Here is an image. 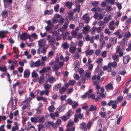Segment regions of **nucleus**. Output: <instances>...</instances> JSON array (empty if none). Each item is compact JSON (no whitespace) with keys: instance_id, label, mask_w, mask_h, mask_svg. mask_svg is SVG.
<instances>
[{"instance_id":"1","label":"nucleus","mask_w":131,"mask_h":131,"mask_svg":"<svg viewBox=\"0 0 131 131\" xmlns=\"http://www.w3.org/2000/svg\"><path fill=\"white\" fill-rule=\"evenodd\" d=\"M108 67L110 70H112V67L114 68H116L117 66V64L116 61L111 62L108 64Z\"/></svg>"},{"instance_id":"2","label":"nucleus","mask_w":131,"mask_h":131,"mask_svg":"<svg viewBox=\"0 0 131 131\" xmlns=\"http://www.w3.org/2000/svg\"><path fill=\"white\" fill-rule=\"evenodd\" d=\"M130 59V57L129 55H126V56L123 57V62L125 64H126L129 62Z\"/></svg>"},{"instance_id":"3","label":"nucleus","mask_w":131,"mask_h":131,"mask_svg":"<svg viewBox=\"0 0 131 131\" xmlns=\"http://www.w3.org/2000/svg\"><path fill=\"white\" fill-rule=\"evenodd\" d=\"M80 128L81 129L83 130L84 131H86L87 130L86 124L84 122H82L80 124Z\"/></svg>"},{"instance_id":"4","label":"nucleus","mask_w":131,"mask_h":131,"mask_svg":"<svg viewBox=\"0 0 131 131\" xmlns=\"http://www.w3.org/2000/svg\"><path fill=\"white\" fill-rule=\"evenodd\" d=\"M30 71L28 69H26L24 71V77L26 78H28L30 76Z\"/></svg>"},{"instance_id":"5","label":"nucleus","mask_w":131,"mask_h":131,"mask_svg":"<svg viewBox=\"0 0 131 131\" xmlns=\"http://www.w3.org/2000/svg\"><path fill=\"white\" fill-rule=\"evenodd\" d=\"M117 39L114 37H111L109 39V42L114 45L116 43Z\"/></svg>"},{"instance_id":"6","label":"nucleus","mask_w":131,"mask_h":131,"mask_svg":"<svg viewBox=\"0 0 131 131\" xmlns=\"http://www.w3.org/2000/svg\"><path fill=\"white\" fill-rule=\"evenodd\" d=\"M28 36L27 33L24 32L20 35V39L22 40L25 41L28 38Z\"/></svg>"},{"instance_id":"7","label":"nucleus","mask_w":131,"mask_h":131,"mask_svg":"<svg viewBox=\"0 0 131 131\" xmlns=\"http://www.w3.org/2000/svg\"><path fill=\"white\" fill-rule=\"evenodd\" d=\"M8 32L7 31H0V38H5L6 34H8Z\"/></svg>"},{"instance_id":"8","label":"nucleus","mask_w":131,"mask_h":131,"mask_svg":"<svg viewBox=\"0 0 131 131\" xmlns=\"http://www.w3.org/2000/svg\"><path fill=\"white\" fill-rule=\"evenodd\" d=\"M46 41L44 40H40L38 42V45L40 47L46 45Z\"/></svg>"},{"instance_id":"9","label":"nucleus","mask_w":131,"mask_h":131,"mask_svg":"<svg viewBox=\"0 0 131 131\" xmlns=\"http://www.w3.org/2000/svg\"><path fill=\"white\" fill-rule=\"evenodd\" d=\"M90 29V27L89 26H85V27H83V29L82 30L84 34H86Z\"/></svg>"},{"instance_id":"10","label":"nucleus","mask_w":131,"mask_h":131,"mask_svg":"<svg viewBox=\"0 0 131 131\" xmlns=\"http://www.w3.org/2000/svg\"><path fill=\"white\" fill-rule=\"evenodd\" d=\"M99 81H93L92 82L93 85L94 86L96 85L95 88L97 90H99L100 89V86L99 85Z\"/></svg>"},{"instance_id":"11","label":"nucleus","mask_w":131,"mask_h":131,"mask_svg":"<svg viewBox=\"0 0 131 131\" xmlns=\"http://www.w3.org/2000/svg\"><path fill=\"white\" fill-rule=\"evenodd\" d=\"M100 79V75H98L97 76L96 75H93L92 78V79L93 81H99V80Z\"/></svg>"},{"instance_id":"12","label":"nucleus","mask_w":131,"mask_h":131,"mask_svg":"<svg viewBox=\"0 0 131 131\" xmlns=\"http://www.w3.org/2000/svg\"><path fill=\"white\" fill-rule=\"evenodd\" d=\"M23 106L22 108V109L23 110H24L27 108V109L29 110L30 109V104L25 103L23 104Z\"/></svg>"},{"instance_id":"13","label":"nucleus","mask_w":131,"mask_h":131,"mask_svg":"<svg viewBox=\"0 0 131 131\" xmlns=\"http://www.w3.org/2000/svg\"><path fill=\"white\" fill-rule=\"evenodd\" d=\"M105 88L106 90L108 89L113 90V89L114 88L111 83H109L107 85L105 86Z\"/></svg>"},{"instance_id":"14","label":"nucleus","mask_w":131,"mask_h":131,"mask_svg":"<svg viewBox=\"0 0 131 131\" xmlns=\"http://www.w3.org/2000/svg\"><path fill=\"white\" fill-rule=\"evenodd\" d=\"M77 48L75 46H71L69 48V51L72 53H73L76 51Z\"/></svg>"},{"instance_id":"15","label":"nucleus","mask_w":131,"mask_h":131,"mask_svg":"<svg viewBox=\"0 0 131 131\" xmlns=\"http://www.w3.org/2000/svg\"><path fill=\"white\" fill-rule=\"evenodd\" d=\"M3 18H6L8 16V13L6 10H3L1 14Z\"/></svg>"},{"instance_id":"16","label":"nucleus","mask_w":131,"mask_h":131,"mask_svg":"<svg viewBox=\"0 0 131 131\" xmlns=\"http://www.w3.org/2000/svg\"><path fill=\"white\" fill-rule=\"evenodd\" d=\"M94 51L93 50H91L90 51H89V49L85 51V54L86 56H87L88 55H90V56L92 55L94 52Z\"/></svg>"},{"instance_id":"17","label":"nucleus","mask_w":131,"mask_h":131,"mask_svg":"<svg viewBox=\"0 0 131 131\" xmlns=\"http://www.w3.org/2000/svg\"><path fill=\"white\" fill-rule=\"evenodd\" d=\"M38 118H39L37 116H36V117H31L30 120L32 122L36 123L38 122Z\"/></svg>"},{"instance_id":"18","label":"nucleus","mask_w":131,"mask_h":131,"mask_svg":"<svg viewBox=\"0 0 131 131\" xmlns=\"http://www.w3.org/2000/svg\"><path fill=\"white\" fill-rule=\"evenodd\" d=\"M32 100V98L29 97L27 99H25L24 101L22 102V104H25V103H27L30 104L29 103Z\"/></svg>"},{"instance_id":"19","label":"nucleus","mask_w":131,"mask_h":131,"mask_svg":"<svg viewBox=\"0 0 131 131\" xmlns=\"http://www.w3.org/2000/svg\"><path fill=\"white\" fill-rule=\"evenodd\" d=\"M38 117L39 118L38 119V122L43 123L44 122L45 117L44 116H42L40 117L39 116H38Z\"/></svg>"},{"instance_id":"20","label":"nucleus","mask_w":131,"mask_h":131,"mask_svg":"<svg viewBox=\"0 0 131 131\" xmlns=\"http://www.w3.org/2000/svg\"><path fill=\"white\" fill-rule=\"evenodd\" d=\"M14 124L15 126H13L12 128V131H16V130H18L19 129V127L18 125L17 124V122H16Z\"/></svg>"},{"instance_id":"21","label":"nucleus","mask_w":131,"mask_h":131,"mask_svg":"<svg viewBox=\"0 0 131 131\" xmlns=\"http://www.w3.org/2000/svg\"><path fill=\"white\" fill-rule=\"evenodd\" d=\"M53 12V9H51L49 10H47L44 12L43 15H46V14H48V15H51L52 14Z\"/></svg>"},{"instance_id":"22","label":"nucleus","mask_w":131,"mask_h":131,"mask_svg":"<svg viewBox=\"0 0 131 131\" xmlns=\"http://www.w3.org/2000/svg\"><path fill=\"white\" fill-rule=\"evenodd\" d=\"M89 111H96L97 110V108L96 106H93V105H91L90 108L89 109Z\"/></svg>"},{"instance_id":"23","label":"nucleus","mask_w":131,"mask_h":131,"mask_svg":"<svg viewBox=\"0 0 131 131\" xmlns=\"http://www.w3.org/2000/svg\"><path fill=\"white\" fill-rule=\"evenodd\" d=\"M47 57L46 56L43 57L42 56L41 60H42V62H41V66H44L45 64L44 63L45 61L47 59Z\"/></svg>"},{"instance_id":"24","label":"nucleus","mask_w":131,"mask_h":131,"mask_svg":"<svg viewBox=\"0 0 131 131\" xmlns=\"http://www.w3.org/2000/svg\"><path fill=\"white\" fill-rule=\"evenodd\" d=\"M103 69L104 71L106 70L108 72H111L112 70H110L108 67V64L107 66H105L103 67L102 68Z\"/></svg>"},{"instance_id":"25","label":"nucleus","mask_w":131,"mask_h":131,"mask_svg":"<svg viewBox=\"0 0 131 131\" xmlns=\"http://www.w3.org/2000/svg\"><path fill=\"white\" fill-rule=\"evenodd\" d=\"M55 79V77L52 76H51L48 78L47 81H49L50 83H52L54 82Z\"/></svg>"},{"instance_id":"26","label":"nucleus","mask_w":131,"mask_h":131,"mask_svg":"<svg viewBox=\"0 0 131 131\" xmlns=\"http://www.w3.org/2000/svg\"><path fill=\"white\" fill-rule=\"evenodd\" d=\"M69 34V32H66L62 34L61 36L62 37L63 39V40L65 39L66 38L67 35H68Z\"/></svg>"},{"instance_id":"27","label":"nucleus","mask_w":131,"mask_h":131,"mask_svg":"<svg viewBox=\"0 0 131 131\" xmlns=\"http://www.w3.org/2000/svg\"><path fill=\"white\" fill-rule=\"evenodd\" d=\"M41 64L40 60H38L34 63V66L36 67H39Z\"/></svg>"},{"instance_id":"28","label":"nucleus","mask_w":131,"mask_h":131,"mask_svg":"<svg viewBox=\"0 0 131 131\" xmlns=\"http://www.w3.org/2000/svg\"><path fill=\"white\" fill-rule=\"evenodd\" d=\"M69 44L67 42L64 43L62 45L63 48L65 49H68L69 48Z\"/></svg>"},{"instance_id":"29","label":"nucleus","mask_w":131,"mask_h":131,"mask_svg":"<svg viewBox=\"0 0 131 131\" xmlns=\"http://www.w3.org/2000/svg\"><path fill=\"white\" fill-rule=\"evenodd\" d=\"M72 2H67L66 3V7H68L69 9L72 6Z\"/></svg>"},{"instance_id":"30","label":"nucleus","mask_w":131,"mask_h":131,"mask_svg":"<svg viewBox=\"0 0 131 131\" xmlns=\"http://www.w3.org/2000/svg\"><path fill=\"white\" fill-rule=\"evenodd\" d=\"M48 110L50 112H53L54 110L55 109V107L53 105L49 106L48 108Z\"/></svg>"},{"instance_id":"31","label":"nucleus","mask_w":131,"mask_h":131,"mask_svg":"<svg viewBox=\"0 0 131 131\" xmlns=\"http://www.w3.org/2000/svg\"><path fill=\"white\" fill-rule=\"evenodd\" d=\"M88 96V97L89 98L90 97V95L89 94L88 92H87L85 93L84 95H83L81 96V97L83 99H85Z\"/></svg>"},{"instance_id":"32","label":"nucleus","mask_w":131,"mask_h":131,"mask_svg":"<svg viewBox=\"0 0 131 131\" xmlns=\"http://www.w3.org/2000/svg\"><path fill=\"white\" fill-rule=\"evenodd\" d=\"M31 77L33 78L37 77L38 74L34 70L31 73Z\"/></svg>"},{"instance_id":"33","label":"nucleus","mask_w":131,"mask_h":131,"mask_svg":"<svg viewBox=\"0 0 131 131\" xmlns=\"http://www.w3.org/2000/svg\"><path fill=\"white\" fill-rule=\"evenodd\" d=\"M44 88L45 90H48V89L51 88V85L48 84H47L44 85Z\"/></svg>"},{"instance_id":"34","label":"nucleus","mask_w":131,"mask_h":131,"mask_svg":"<svg viewBox=\"0 0 131 131\" xmlns=\"http://www.w3.org/2000/svg\"><path fill=\"white\" fill-rule=\"evenodd\" d=\"M26 10L28 13H30L31 11V7L30 6H28L27 5L26 6Z\"/></svg>"},{"instance_id":"35","label":"nucleus","mask_w":131,"mask_h":131,"mask_svg":"<svg viewBox=\"0 0 131 131\" xmlns=\"http://www.w3.org/2000/svg\"><path fill=\"white\" fill-rule=\"evenodd\" d=\"M68 82L70 85L72 86H73L76 83V81L74 80H69Z\"/></svg>"},{"instance_id":"36","label":"nucleus","mask_w":131,"mask_h":131,"mask_svg":"<svg viewBox=\"0 0 131 131\" xmlns=\"http://www.w3.org/2000/svg\"><path fill=\"white\" fill-rule=\"evenodd\" d=\"M44 77L42 76L40 77L38 80V82L39 83V84H41L43 81Z\"/></svg>"},{"instance_id":"37","label":"nucleus","mask_w":131,"mask_h":131,"mask_svg":"<svg viewBox=\"0 0 131 131\" xmlns=\"http://www.w3.org/2000/svg\"><path fill=\"white\" fill-rule=\"evenodd\" d=\"M55 40L54 38H52L51 40L49 41V43L50 45L53 46L55 44Z\"/></svg>"},{"instance_id":"38","label":"nucleus","mask_w":131,"mask_h":131,"mask_svg":"<svg viewBox=\"0 0 131 131\" xmlns=\"http://www.w3.org/2000/svg\"><path fill=\"white\" fill-rule=\"evenodd\" d=\"M66 89L63 87L61 88V89H59V92L61 94H62L63 93L66 91Z\"/></svg>"},{"instance_id":"39","label":"nucleus","mask_w":131,"mask_h":131,"mask_svg":"<svg viewBox=\"0 0 131 131\" xmlns=\"http://www.w3.org/2000/svg\"><path fill=\"white\" fill-rule=\"evenodd\" d=\"M59 66L58 64H55L53 68V71H57L59 69Z\"/></svg>"},{"instance_id":"40","label":"nucleus","mask_w":131,"mask_h":131,"mask_svg":"<svg viewBox=\"0 0 131 131\" xmlns=\"http://www.w3.org/2000/svg\"><path fill=\"white\" fill-rule=\"evenodd\" d=\"M99 4L98 2L96 1L92 2L91 3V5L94 6H97Z\"/></svg>"},{"instance_id":"41","label":"nucleus","mask_w":131,"mask_h":131,"mask_svg":"<svg viewBox=\"0 0 131 131\" xmlns=\"http://www.w3.org/2000/svg\"><path fill=\"white\" fill-rule=\"evenodd\" d=\"M75 130V127L73 126L71 127H69L66 130V131H74Z\"/></svg>"},{"instance_id":"42","label":"nucleus","mask_w":131,"mask_h":131,"mask_svg":"<svg viewBox=\"0 0 131 131\" xmlns=\"http://www.w3.org/2000/svg\"><path fill=\"white\" fill-rule=\"evenodd\" d=\"M6 74L8 78V81L9 82L10 84L12 83V81L10 80V75L9 73L7 72L6 73Z\"/></svg>"},{"instance_id":"43","label":"nucleus","mask_w":131,"mask_h":131,"mask_svg":"<svg viewBox=\"0 0 131 131\" xmlns=\"http://www.w3.org/2000/svg\"><path fill=\"white\" fill-rule=\"evenodd\" d=\"M118 56L116 54L113 55L112 56V59L113 60L116 61H118Z\"/></svg>"},{"instance_id":"44","label":"nucleus","mask_w":131,"mask_h":131,"mask_svg":"<svg viewBox=\"0 0 131 131\" xmlns=\"http://www.w3.org/2000/svg\"><path fill=\"white\" fill-rule=\"evenodd\" d=\"M61 86V85L60 84H58L56 85H55L54 87V89L55 90H58Z\"/></svg>"},{"instance_id":"45","label":"nucleus","mask_w":131,"mask_h":131,"mask_svg":"<svg viewBox=\"0 0 131 131\" xmlns=\"http://www.w3.org/2000/svg\"><path fill=\"white\" fill-rule=\"evenodd\" d=\"M69 24V21L68 20L67 21H66L64 24L63 28L64 29H66L68 27V26Z\"/></svg>"},{"instance_id":"46","label":"nucleus","mask_w":131,"mask_h":131,"mask_svg":"<svg viewBox=\"0 0 131 131\" xmlns=\"http://www.w3.org/2000/svg\"><path fill=\"white\" fill-rule=\"evenodd\" d=\"M7 69L6 66H4L3 67H1L0 66V70L4 72H5L7 70Z\"/></svg>"},{"instance_id":"47","label":"nucleus","mask_w":131,"mask_h":131,"mask_svg":"<svg viewBox=\"0 0 131 131\" xmlns=\"http://www.w3.org/2000/svg\"><path fill=\"white\" fill-rule=\"evenodd\" d=\"M79 121V119L77 117V114H76L74 115V122L78 123Z\"/></svg>"},{"instance_id":"48","label":"nucleus","mask_w":131,"mask_h":131,"mask_svg":"<svg viewBox=\"0 0 131 131\" xmlns=\"http://www.w3.org/2000/svg\"><path fill=\"white\" fill-rule=\"evenodd\" d=\"M92 124V122L91 121H90L88 122L86 124V127L88 128L89 129H90V127L91 126Z\"/></svg>"},{"instance_id":"49","label":"nucleus","mask_w":131,"mask_h":131,"mask_svg":"<svg viewBox=\"0 0 131 131\" xmlns=\"http://www.w3.org/2000/svg\"><path fill=\"white\" fill-rule=\"evenodd\" d=\"M91 72H88L85 74V76L87 78H90L91 76Z\"/></svg>"},{"instance_id":"50","label":"nucleus","mask_w":131,"mask_h":131,"mask_svg":"<svg viewBox=\"0 0 131 131\" xmlns=\"http://www.w3.org/2000/svg\"><path fill=\"white\" fill-rule=\"evenodd\" d=\"M106 113L105 112L101 111L100 112L99 114L102 117L104 118L106 117Z\"/></svg>"},{"instance_id":"51","label":"nucleus","mask_w":131,"mask_h":131,"mask_svg":"<svg viewBox=\"0 0 131 131\" xmlns=\"http://www.w3.org/2000/svg\"><path fill=\"white\" fill-rule=\"evenodd\" d=\"M74 124L73 122H69L66 125L67 127H69L72 126Z\"/></svg>"},{"instance_id":"52","label":"nucleus","mask_w":131,"mask_h":131,"mask_svg":"<svg viewBox=\"0 0 131 131\" xmlns=\"http://www.w3.org/2000/svg\"><path fill=\"white\" fill-rule=\"evenodd\" d=\"M107 53V51H104L102 53H101V55L103 58H105L106 57V54Z\"/></svg>"},{"instance_id":"53","label":"nucleus","mask_w":131,"mask_h":131,"mask_svg":"<svg viewBox=\"0 0 131 131\" xmlns=\"http://www.w3.org/2000/svg\"><path fill=\"white\" fill-rule=\"evenodd\" d=\"M96 27H93L91 30V33L92 35H94L95 33V31L96 30Z\"/></svg>"},{"instance_id":"54","label":"nucleus","mask_w":131,"mask_h":131,"mask_svg":"<svg viewBox=\"0 0 131 131\" xmlns=\"http://www.w3.org/2000/svg\"><path fill=\"white\" fill-rule=\"evenodd\" d=\"M67 101V103L70 105H71L73 103L72 100L70 98H69Z\"/></svg>"},{"instance_id":"55","label":"nucleus","mask_w":131,"mask_h":131,"mask_svg":"<svg viewBox=\"0 0 131 131\" xmlns=\"http://www.w3.org/2000/svg\"><path fill=\"white\" fill-rule=\"evenodd\" d=\"M59 7V5L58 4L55 6L54 7V9L55 12H58V9Z\"/></svg>"},{"instance_id":"56","label":"nucleus","mask_w":131,"mask_h":131,"mask_svg":"<svg viewBox=\"0 0 131 131\" xmlns=\"http://www.w3.org/2000/svg\"><path fill=\"white\" fill-rule=\"evenodd\" d=\"M18 71L20 73H22L23 71V68L22 67H20L17 68Z\"/></svg>"},{"instance_id":"57","label":"nucleus","mask_w":131,"mask_h":131,"mask_svg":"<svg viewBox=\"0 0 131 131\" xmlns=\"http://www.w3.org/2000/svg\"><path fill=\"white\" fill-rule=\"evenodd\" d=\"M123 99L122 96H120L118 97L117 98V101L118 102H121L123 100Z\"/></svg>"},{"instance_id":"58","label":"nucleus","mask_w":131,"mask_h":131,"mask_svg":"<svg viewBox=\"0 0 131 131\" xmlns=\"http://www.w3.org/2000/svg\"><path fill=\"white\" fill-rule=\"evenodd\" d=\"M74 78L76 80H78L79 79V75L77 74H74L73 76Z\"/></svg>"},{"instance_id":"59","label":"nucleus","mask_w":131,"mask_h":131,"mask_svg":"<svg viewBox=\"0 0 131 131\" xmlns=\"http://www.w3.org/2000/svg\"><path fill=\"white\" fill-rule=\"evenodd\" d=\"M38 129L39 131H40V130L43 128V125L41 124H40L37 125Z\"/></svg>"},{"instance_id":"60","label":"nucleus","mask_w":131,"mask_h":131,"mask_svg":"<svg viewBox=\"0 0 131 131\" xmlns=\"http://www.w3.org/2000/svg\"><path fill=\"white\" fill-rule=\"evenodd\" d=\"M77 117L80 119H82V118H83V119H84L83 115V114H81L80 113L78 114H77Z\"/></svg>"},{"instance_id":"61","label":"nucleus","mask_w":131,"mask_h":131,"mask_svg":"<svg viewBox=\"0 0 131 131\" xmlns=\"http://www.w3.org/2000/svg\"><path fill=\"white\" fill-rule=\"evenodd\" d=\"M74 103H75L74 104H73L72 105V107L73 108H76L78 105V103L76 102H74Z\"/></svg>"},{"instance_id":"62","label":"nucleus","mask_w":131,"mask_h":131,"mask_svg":"<svg viewBox=\"0 0 131 131\" xmlns=\"http://www.w3.org/2000/svg\"><path fill=\"white\" fill-rule=\"evenodd\" d=\"M30 36L32 37L35 39H36L37 38V36L35 33H32Z\"/></svg>"},{"instance_id":"63","label":"nucleus","mask_w":131,"mask_h":131,"mask_svg":"<svg viewBox=\"0 0 131 131\" xmlns=\"http://www.w3.org/2000/svg\"><path fill=\"white\" fill-rule=\"evenodd\" d=\"M80 5L79 4H77L76 5V8L77 9V12L78 13L80 12Z\"/></svg>"},{"instance_id":"64","label":"nucleus","mask_w":131,"mask_h":131,"mask_svg":"<svg viewBox=\"0 0 131 131\" xmlns=\"http://www.w3.org/2000/svg\"><path fill=\"white\" fill-rule=\"evenodd\" d=\"M71 110H69L67 113L66 116H67L69 118L71 116Z\"/></svg>"}]
</instances>
